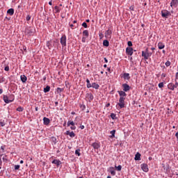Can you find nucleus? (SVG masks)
I'll list each match as a JSON object with an SVG mask.
<instances>
[{"label":"nucleus","instance_id":"dca6fc26","mask_svg":"<svg viewBox=\"0 0 178 178\" xmlns=\"http://www.w3.org/2000/svg\"><path fill=\"white\" fill-rule=\"evenodd\" d=\"M55 13H59L60 10H62V8L60 6H56L54 7Z\"/></svg>","mask_w":178,"mask_h":178},{"label":"nucleus","instance_id":"412c9836","mask_svg":"<svg viewBox=\"0 0 178 178\" xmlns=\"http://www.w3.org/2000/svg\"><path fill=\"white\" fill-rule=\"evenodd\" d=\"M92 88H95V90H98L99 88V85H98L96 83H92Z\"/></svg>","mask_w":178,"mask_h":178},{"label":"nucleus","instance_id":"de8ad7c7","mask_svg":"<svg viewBox=\"0 0 178 178\" xmlns=\"http://www.w3.org/2000/svg\"><path fill=\"white\" fill-rule=\"evenodd\" d=\"M87 87H88V88H91V87H92V84L87 83Z\"/></svg>","mask_w":178,"mask_h":178},{"label":"nucleus","instance_id":"6ab92c4d","mask_svg":"<svg viewBox=\"0 0 178 178\" xmlns=\"http://www.w3.org/2000/svg\"><path fill=\"white\" fill-rule=\"evenodd\" d=\"M43 122H44V124L47 125V124H49V122H50L51 121L49 120V118H47L44 117V118H43Z\"/></svg>","mask_w":178,"mask_h":178},{"label":"nucleus","instance_id":"bf43d9fd","mask_svg":"<svg viewBox=\"0 0 178 178\" xmlns=\"http://www.w3.org/2000/svg\"><path fill=\"white\" fill-rule=\"evenodd\" d=\"M86 83H87V84H90V80L89 79H86Z\"/></svg>","mask_w":178,"mask_h":178},{"label":"nucleus","instance_id":"37998d69","mask_svg":"<svg viewBox=\"0 0 178 178\" xmlns=\"http://www.w3.org/2000/svg\"><path fill=\"white\" fill-rule=\"evenodd\" d=\"M177 87H178L177 80L175 79V84H174V88H177Z\"/></svg>","mask_w":178,"mask_h":178},{"label":"nucleus","instance_id":"ddd939ff","mask_svg":"<svg viewBox=\"0 0 178 178\" xmlns=\"http://www.w3.org/2000/svg\"><path fill=\"white\" fill-rule=\"evenodd\" d=\"M86 98L89 99V101H92L94 99V95L91 93H87L86 94Z\"/></svg>","mask_w":178,"mask_h":178},{"label":"nucleus","instance_id":"69168bd1","mask_svg":"<svg viewBox=\"0 0 178 178\" xmlns=\"http://www.w3.org/2000/svg\"><path fill=\"white\" fill-rule=\"evenodd\" d=\"M49 5L52 6V1H49Z\"/></svg>","mask_w":178,"mask_h":178},{"label":"nucleus","instance_id":"bb28decb","mask_svg":"<svg viewBox=\"0 0 178 178\" xmlns=\"http://www.w3.org/2000/svg\"><path fill=\"white\" fill-rule=\"evenodd\" d=\"M51 90V87L49 86H47L44 88V92H49Z\"/></svg>","mask_w":178,"mask_h":178},{"label":"nucleus","instance_id":"79ce46f5","mask_svg":"<svg viewBox=\"0 0 178 178\" xmlns=\"http://www.w3.org/2000/svg\"><path fill=\"white\" fill-rule=\"evenodd\" d=\"M159 88H163V82H161L160 83H159Z\"/></svg>","mask_w":178,"mask_h":178},{"label":"nucleus","instance_id":"f257e3e1","mask_svg":"<svg viewBox=\"0 0 178 178\" xmlns=\"http://www.w3.org/2000/svg\"><path fill=\"white\" fill-rule=\"evenodd\" d=\"M124 99H126L124 97H120L119 99V102L118 105L120 106V109L124 108Z\"/></svg>","mask_w":178,"mask_h":178},{"label":"nucleus","instance_id":"7ed1b4c3","mask_svg":"<svg viewBox=\"0 0 178 178\" xmlns=\"http://www.w3.org/2000/svg\"><path fill=\"white\" fill-rule=\"evenodd\" d=\"M26 34H29V35H31L33 33H34V29L33 27H28L25 31Z\"/></svg>","mask_w":178,"mask_h":178},{"label":"nucleus","instance_id":"473e14b6","mask_svg":"<svg viewBox=\"0 0 178 178\" xmlns=\"http://www.w3.org/2000/svg\"><path fill=\"white\" fill-rule=\"evenodd\" d=\"M5 124H6L5 120H0V126H1V127H3Z\"/></svg>","mask_w":178,"mask_h":178},{"label":"nucleus","instance_id":"0e129e2a","mask_svg":"<svg viewBox=\"0 0 178 178\" xmlns=\"http://www.w3.org/2000/svg\"><path fill=\"white\" fill-rule=\"evenodd\" d=\"M3 92V90L2 89H0V94H2Z\"/></svg>","mask_w":178,"mask_h":178},{"label":"nucleus","instance_id":"5fc2aeb1","mask_svg":"<svg viewBox=\"0 0 178 178\" xmlns=\"http://www.w3.org/2000/svg\"><path fill=\"white\" fill-rule=\"evenodd\" d=\"M71 129L72 130H76V127H74V125L71 127Z\"/></svg>","mask_w":178,"mask_h":178},{"label":"nucleus","instance_id":"13d9d810","mask_svg":"<svg viewBox=\"0 0 178 178\" xmlns=\"http://www.w3.org/2000/svg\"><path fill=\"white\" fill-rule=\"evenodd\" d=\"M175 136L177 137V140H178V132L175 134Z\"/></svg>","mask_w":178,"mask_h":178},{"label":"nucleus","instance_id":"1a4fd4ad","mask_svg":"<svg viewBox=\"0 0 178 178\" xmlns=\"http://www.w3.org/2000/svg\"><path fill=\"white\" fill-rule=\"evenodd\" d=\"M178 1L177 0H172L170 3L171 8H177V7Z\"/></svg>","mask_w":178,"mask_h":178},{"label":"nucleus","instance_id":"338daca9","mask_svg":"<svg viewBox=\"0 0 178 178\" xmlns=\"http://www.w3.org/2000/svg\"><path fill=\"white\" fill-rule=\"evenodd\" d=\"M73 23H74V24H76V23H77V21L74 20V21L73 22Z\"/></svg>","mask_w":178,"mask_h":178},{"label":"nucleus","instance_id":"c756f323","mask_svg":"<svg viewBox=\"0 0 178 178\" xmlns=\"http://www.w3.org/2000/svg\"><path fill=\"white\" fill-rule=\"evenodd\" d=\"M110 133H111V138H115V133H116V130H113V131H111Z\"/></svg>","mask_w":178,"mask_h":178},{"label":"nucleus","instance_id":"b1692460","mask_svg":"<svg viewBox=\"0 0 178 178\" xmlns=\"http://www.w3.org/2000/svg\"><path fill=\"white\" fill-rule=\"evenodd\" d=\"M158 48L159 49H163V48H165V44H163L162 42H159L158 44Z\"/></svg>","mask_w":178,"mask_h":178},{"label":"nucleus","instance_id":"9d476101","mask_svg":"<svg viewBox=\"0 0 178 178\" xmlns=\"http://www.w3.org/2000/svg\"><path fill=\"white\" fill-rule=\"evenodd\" d=\"M141 169L143 170V172H148V165L147 164H142L141 165Z\"/></svg>","mask_w":178,"mask_h":178},{"label":"nucleus","instance_id":"a878e982","mask_svg":"<svg viewBox=\"0 0 178 178\" xmlns=\"http://www.w3.org/2000/svg\"><path fill=\"white\" fill-rule=\"evenodd\" d=\"M118 94L120 95V97H123L124 98V97H126V92L124 91H118Z\"/></svg>","mask_w":178,"mask_h":178},{"label":"nucleus","instance_id":"393cba45","mask_svg":"<svg viewBox=\"0 0 178 178\" xmlns=\"http://www.w3.org/2000/svg\"><path fill=\"white\" fill-rule=\"evenodd\" d=\"M21 81H22V83H26V81H27V77L24 75H22Z\"/></svg>","mask_w":178,"mask_h":178},{"label":"nucleus","instance_id":"f03ea898","mask_svg":"<svg viewBox=\"0 0 178 178\" xmlns=\"http://www.w3.org/2000/svg\"><path fill=\"white\" fill-rule=\"evenodd\" d=\"M151 55H152V53L148 52V49H146V52L142 51V56H143L145 59H148Z\"/></svg>","mask_w":178,"mask_h":178},{"label":"nucleus","instance_id":"c85d7f7f","mask_svg":"<svg viewBox=\"0 0 178 178\" xmlns=\"http://www.w3.org/2000/svg\"><path fill=\"white\" fill-rule=\"evenodd\" d=\"M6 146H1V149H0V153H1V154H3V152H5V149H6Z\"/></svg>","mask_w":178,"mask_h":178},{"label":"nucleus","instance_id":"603ef678","mask_svg":"<svg viewBox=\"0 0 178 178\" xmlns=\"http://www.w3.org/2000/svg\"><path fill=\"white\" fill-rule=\"evenodd\" d=\"M130 10H134V6H131L129 7Z\"/></svg>","mask_w":178,"mask_h":178},{"label":"nucleus","instance_id":"2f4dec72","mask_svg":"<svg viewBox=\"0 0 178 178\" xmlns=\"http://www.w3.org/2000/svg\"><path fill=\"white\" fill-rule=\"evenodd\" d=\"M1 156H3L2 159H3V162L8 161V159H6V155L1 154Z\"/></svg>","mask_w":178,"mask_h":178},{"label":"nucleus","instance_id":"c9c22d12","mask_svg":"<svg viewBox=\"0 0 178 178\" xmlns=\"http://www.w3.org/2000/svg\"><path fill=\"white\" fill-rule=\"evenodd\" d=\"M70 27H71V29H73L74 27V29H77V27H79V24L73 25L72 24H70Z\"/></svg>","mask_w":178,"mask_h":178},{"label":"nucleus","instance_id":"e2e57ef3","mask_svg":"<svg viewBox=\"0 0 178 178\" xmlns=\"http://www.w3.org/2000/svg\"><path fill=\"white\" fill-rule=\"evenodd\" d=\"M110 106H111V104H109V103L106 105V108H108Z\"/></svg>","mask_w":178,"mask_h":178},{"label":"nucleus","instance_id":"680f3d73","mask_svg":"<svg viewBox=\"0 0 178 178\" xmlns=\"http://www.w3.org/2000/svg\"><path fill=\"white\" fill-rule=\"evenodd\" d=\"M175 77H176V80H177V79H178V72L176 73Z\"/></svg>","mask_w":178,"mask_h":178},{"label":"nucleus","instance_id":"aec40b11","mask_svg":"<svg viewBox=\"0 0 178 178\" xmlns=\"http://www.w3.org/2000/svg\"><path fill=\"white\" fill-rule=\"evenodd\" d=\"M7 13H8V15H10V16H12L15 13V10L13 8H10L8 10Z\"/></svg>","mask_w":178,"mask_h":178},{"label":"nucleus","instance_id":"052dcab7","mask_svg":"<svg viewBox=\"0 0 178 178\" xmlns=\"http://www.w3.org/2000/svg\"><path fill=\"white\" fill-rule=\"evenodd\" d=\"M104 62H106V63H108V59H106V58H104Z\"/></svg>","mask_w":178,"mask_h":178},{"label":"nucleus","instance_id":"6e6552de","mask_svg":"<svg viewBox=\"0 0 178 178\" xmlns=\"http://www.w3.org/2000/svg\"><path fill=\"white\" fill-rule=\"evenodd\" d=\"M111 34H112V31L111 30H107L106 31V33H105V37H106V38H107V39H109V38H111Z\"/></svg>","mask_w":178,"mask_h":178},{"label":"nucleus","instance_id":"864d4df0","mask_svg":"<svg viewBox=\"0 0 178 178\" xmlns=\"http://www.w3.org/2000/svg\"><path fill=\"white\" fill-rule=\"evenodd\" d=\"M52 140L54 141V143H56V138L52 137Z\"/></svg>","mask_w":178,"mask_h":178},{"label":"nucleus","instance_id":"9b49d317","mask_svg":"<svg viewBox=\"0 0 178 178\" xmlns=\"http://www.w3.org/2000/svg\"><path fill=\"white\" fill-rule=\"evenodd\" d=\"M54 43L52 44V42H47V47L49 48V49H51V48H52V47H55V42H53Z\"/></svg>","mask_w":178,"mask_h":178},{"label":"nucleus","instance_id":"774afa93","mask_svg":"<svg viewBox=\"0 0 178 178\" xmlns=\"http://www.w3.org/2000/svg\"><path fill=\"white\" fill-rule=\"evenodd\" d=\"M24 163L23 160H21L20 163Z\"/></svg>","mask_w":178,"mask_h":178},{"label":"nucleus","instance_id":"4be33fe9","mask_svg":"<svg viewBox=\"0 0 178 178\" xmlns=\"http://www.w3.org/2000/svg\"><path fill=\"white\" fill-rule=\"evenodd\" d=\"M168 87L170 90H172V91H173V90H175V84H173L172 83H170L168 85Z\"/></svg>","mask_w":178,"mask_h":178},{"label":"nucleus","instance_id":"4468645a","mask_svg":"<svg viewBox=\"0 0 178 178\" xmlns=\"http://www.w3.org/2000/svg\"><path fill=\"white\" fill-rule=\"evenodd\" d=\"M92 147H93V148L95 149H98V148H99V147H101V145H99V143H93L92 144Z\"/></svg>","mask_w":178,"mask_h":178},{"label":"nucleus","instance_id":"c03bdc74","mask_svg":"<svg viewBox=\"0 0 178 178\" xmlns=\"http://www.w3.org/2000/svg\"><path fill=\"white\" fill-rule=\"evenodd\" d=\"M127 44H128V47H133V43L131 42V41H129V42H127Z\"/></svg>","mask_w":178,"mask_h":178},{"label":"nucleus","instance_id":"0eeeda50","mask_svg":"<svg viewBox=\"0 0 178 178\" xmlns=\"http://www.w3.org/2000/svg\"><path fill=\"white\" fill-rule=\"evenodd\" d=\"M133 48L132 47H127L126 49V52L127 54V55H129L130 56H131V55H133Z\"/></svg>","mask_w":178,"mask_h":178},{"label":"nucleus","instance_id":"8fccbe9b","mask_svg":"<svg viewBox=\"0 0 178 178\" xmlns=\"http://www.w3.org/2000/svg\"><path fill=\"white\" fill-rule=\"evenodd\" d=\"M170 65V61H167L165 63V66L168 67Z\"/></svg>","mask_w":178,"mask_h":178},{"label":"nucleus","instance_id":"2eb2a0df","mask_svg":"<svg viewBox=\"0 0 178 178\" xmlns=\"http://www.w3.org/2000/svg\"><path fill=\"white\" fill-rule=\"evenodd\" d=\"M135 161H140L141 159V154L139 152H137L134 158Z\"/></svg>","mask_w":178,"mask_h":178},{"label":"nucleus","instance_id":"cd10ccee","mask_svg":"<svg viewBox=\"0 0 178 178\" xmlns=\"http://www.w3.org/2000/svg\"><path fill=\"white\" fill-rule=\"evenodd\" d=\"M103 45L104 47H109V41H108L107 40H104Z\"/></svg>","mask_w":178,"mask_h":178},{"label":"nucleus","instance_id":"4c0bfd02","mask_svg":"<svg viewBox=\"0 0 178 178\" xmlns=\"http://www.w3.org/2000/svg\"><path fill=\"white\" fill-rule=\"evenodd\" d=\"M17 111L18 112H23V108L22 106H19L17 108Z\"/></svg>","mask_w":178,"mask_h":178},{"label":"nucleus","instance_id":"f3484780","mask_svg":"<svg viewBox=\"0 0 178 178\" xmlns=\"http://www.w3.org/2000/svg\"><path fill=\"white\" fill-rule=\"evenodd\" d=\"M52 163H54L55 165H56L57 166H59V165L62 164V162L59 160L55 159L52 161Z\"/></svg>","mask_w":178,"mask_h":178},{"label":"nucleus","instance_id":"58836bf2","mask_svg":"<svg viewBox=\"0 0 178 178\" xmlns=\"http://www.w3.org/2000/svg\"><path fill=\"white\" fill-rule=\"evenodd\" d=\"M111 118H113V120L116 119V114L111 113Z\"/></svg>","mask_w":178,"mask_h":178},{"label":"nucleus","instance_id":"f8f14e48","mask_svg":"<svg viewBox=\"0 0 178 178\" xmlns=\"http://www.w3.org/2000/svg\"><path fill=\"white\" fill-rule=\"evenodd\" d=\"M122 87H123V90L125 92H127L130 90V86L129 85H127V83H124L122 84Z\"/></svg>","mask_w":178,"mask_h":178},{"label":"nucleus","instance_id":"7c9ffc66","mask_svg":"<svg viewBox=\"0 0 178 178\" xmlns=\"http://www.w3.org/2000/svg\"><path fill=\"white\" fill-rule=\"evenodd\" d=\"M80 149H77L76 151H75V155H77L78 156H80L81 155V154H80Z\"/></svg>","mask_w":178,"mask_h":178},{"label":"nucleus","instance_id":"3c124183","mask_svg":"<svg viewBox=\"0 0 178 178\" xmlns=\"http://www.w3.org/2000/svg\"><path fill=\"white\" fill-rule=\"evenodd\" d=\"M30 19H31V17H30V15H27V17H26L27 22H29L30 20Z\"/></svg>","mask_w":178,"mask_h":178},{"label":"nucleus","instance_id":"5701e85b","mask_svg":"<svg viewBox=\"0 0 178 178\" xmlns=\"http://www.w3.org/2000/svg\"><path fill=\"white\" fill-rule=\"evenodd\" d=\"M123 77L124 80H129L130 79V74L129 73H124Z\"/></svg>","mask_w":178,"mask_h":178},{"label":"nucleus","instance_id":"20e7f679","mask_svg":"<svg viewBox=\"0 0 178 178\" xmlns=\"http://www.w3.org/2000/svg\"><path fill=\"white\" fill-rule=\"evenodd\" d=\"M169 15H170V12L168 11L167 10H163L161 11L162 17H168Z\"/></svg>","mask_w":178,"mask_h":178},{"label":"nucleus","instance_id":"ea45409f","mask_svg":"<svg viewBox=\"0 0 178 178\" xmlns=\"http://www.w3.org/2000/svg\"><path fill=\"white\" fill-rule=\"evenodd\" d=\"M117 170H118L119 172H120V170H122V165H118V166H115Z\"/></svg>","mask_w":178,"mask_h":178},{"label":"nucleus","instance_id":"72a5a7b5","mask_svg":"<svg viewBox=\"0 0 178 178\" xmlns=\"http://www.w3.org/2000/svg\"><path fill=\"white\" fill-rule=\"evenodd\" d=\"M83 35H85V37H88V31L87 30L83 31Z\"/></svg>","mask_w":178,"mask_h":178},{"label":"nucleus","instance_id":"4d7b16f0","mask_svg":"<svg viewBox=\"0 0 178 178\" xmlns=\"http://www.w3.org/2000/svg\"><path fill=\"white\" fill-rule=\"evenodd\" d=\"M80 128L81 129V130H83L84 129V125H81Z\"/></svg>","mask_w":178,"mask_h":178},{"label":"nucleus","instance_id":"a18cd8bd","mask_svg":"<svg viewBox=\"0 0 178 178\" xmlns=\"http://www.w3.org/2000/svg\"><path fill=\"white\" fill-rule=\"evenodd\" d=\"M110 172L112 176H115V175H116V172H115V170H111Z\"/></svg>","mask_w":178,"mask_h":178},{"label":"nucleus","instance_id":"6e6d98bb","mask_svg":"<svg viewBox=\"0 0 178 178\" xmlns=\"http://www.w3.org/2000/svg\"><path fill=\"white\" fill-rule=\"evenodd\" d=\"M82 42H86V38H82Z\"/></svg>","mask_w":178,"mask_h":178},{"label":"nucleus","instance_id":"423d86ee","mask_svg":"<svg viewBox=\"0 0 178 178\" xmlns=\"http://www.w3.org/2000/svg\"><path fill=\"white\" fill-rule=\"evenodd\" d=\"M12 99H9V97H8L6 95L3 96V101L4 102H6V104H9L10 102H12L13 101V99H15V98H13V96Z\"/></svg>","mask_w":178,"mask_h":178},{"label":"nucleus","instance_id":"49530a36","mask_svg":"<svg viewBox=\"0 0 178 178\" xmlns=\"http://www.w3.org/2000/svg\"><path fill=\"white\" fill-rule=\"evenodd\" d=\"M82 26H83V27H84V29H87V23L83 22V23L82 24Z\"/></svg>","mask_w":178,"mask_h":178},{"label":"nucleus","instance_id":"09e8293b","mask_svg":"<svg viewBox=\"0 0 178 178\" xmlns=\"http://www.w3.org/2000/svg\"><path fill=\"white\" fill-rule=\"evenodd\" d=\"M4 70H6V72H9V66L5 67Z\"/></svg>","mask_w":178,"mask_h":178},{"label":"nucleus","instance_id":"a211bd4d","mask_svg":"<svg viewBox=\"0 0 178 178\" xmlns=\"http://www.w3.org/2000/svg\"><path fill=\"white\" fill-rule=\"evenodd\" d=\"M66 134H67V136H70V137H72V138H73L76 136L74 134V132H73V131L70 132L69 131H67Z\"/></svg>","mask_w":178,"mask_h":178},{"label":"nucleus","instance_id":"f704fd0d","mask_svg":"<svg viewBox=\"0 0 178 178\" xmlns=\"http://www.w3.org/2000/svg\"><path fill=\"white\" fill-rule=\"evenodd\" d=\"M70 124H71V126H74V122H73V121H68L67 126H70Z\"/></svg>","mask_w":178,"mask_h":178},{"label":"nucleus","instance_id":"39448f33","mask_svg":"<svg viewBox=\"0 0 178 178\" xmlns=\"http://www.w3.org/2000/svg\"><path fill=\"white\" fill-rule=\"evenodd\" d=\"M60 44L63 47H66V35H63L60 38Z\"/></svg>","mask_w":178,"mask_h":178},{"label":"nucleus","instance_id":"a19ab883","mask_svg":"<svg viewBox=\"0 0 178 178\" xmlns=\"http://www.w3.org/2000/svg\"><path fill=\"white\" fill-rule=\"evenodd\" d=\"M20 169V165H15V170H19Z\"/></svg>","mask_w":178,"mask_h":178},{"label":"nucleus","instance_id":"e433bc0d","mask_svg":"<svg viewBox=\"0 0 178 178\" xmlns=\"http://www.w3.org/2000/svg\"><path fill=\"white\" fill-rule=\"evenodd\" d=\"M62 91H63V88H57L58 94H60V92H62Z\"/></svg>","mask_w":178,"mask_h":178}]
</instances>
